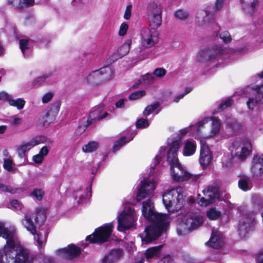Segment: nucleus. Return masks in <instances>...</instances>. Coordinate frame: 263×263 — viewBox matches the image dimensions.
Listing matches in <instances>:
<instances>
[{
	"instance_id": "f257e3e1",
	"label": "nucleus",
	"mask_w": 263,
	"mask_h": 263,
	"mask_svg": "<svg viewBox=\"0 0 263 263\" xmlns=\"http://www.w3.org/2000/svg\"><path fill=\"white\" fill-rule=\"evenodd\" d=\"M0 237L6 240L3 249L2 257L7 263H33L35 256L31 254L18 240L15 230L5 227L0 222Z\"/></svg>"
},
{
	"instance_id": "f03ea898",
	"label": "nucleus",
	"mask_w": 263,
	"mask_h": 263,
	"mask_svg": "<svg viewBox=\"0 0 263 263\" xmlns=\"http://www.w3.org/2000/svg\"><path fill=\"white\" fill-rule=\"evenodd\" d=\"M143 216L152 224L145 229L143 233L139 235L142 245H146L155 240L169 226V216L166 214L156 212L153 202L151 199L143 201L142 207Z\"/></svg>"
},
{
	"instance_id": "7ed1b4c3",
	"label": "nucleus",
	"mask_w": 263,
	"mask_h": 263,
	"mask_svg": "<svg viewBox=\"0 0 263 263\" xmlns=\"http://www.w3.org/2000/svg\"><path fill=\"white\" fill-rule=\"evenodd\" d=\"M169 149L167 152V160L171 165V171L174 180L181 182L187 180H197L199 175H194L187 172L180 164L177 158V153L181 145V138H170L167 141Z\"/></svg>"
},
{
	"instance_id": "20e7f679",
	"label": "nucleus",
	"mask_w": 263,
	"mask_h": 263,
	"mask_svg": "<svg viewBox=\"0 0 263 263\" xmlns=\"http://www.w3.org/2000/svg\"><path fill=\"white\" fill-rule=\"evenodd\" d=\"M35 223L32 221L29 215L26 214L22 220V225L30 233L34 235V238L37 242L39 249L42 248L46 243L48 235L47 232L39 231L36 232V225L42 226L46 219L45 211L42 208L36 210L35 215L32 217Z\"/></svg>"
},
{
	"instance_id": "39448f33",
	"label": "nucleus",
	"mask_w": 263,
	"mask_h": 263,
	"mask_svg": "<svg viewBox=\"0 0 263 263\" xmlns=\"http://www.w3.org/2000/svg\"><path fill=\"white\" fill-rule=\"evenodd\" d=\"M163 204L170 213H174L180 210L185 202V189L177 186L165 192L162 196Z\"/></svg>"
},
{
	"instance_id": "423d86ee",
	"label": "nucleus",
	"mask_w": 263,
	"mask_h": 263,
	"mask_svg": "<svg viewBox=\"0 0 263 263\" xmlns=\"http://www.w3.org/2000/svg\"><path fill=\"white\" fill-rule=\"evenodd\" d=\"M203 222V217L198 213H189L181 215L177 221V233L179 235H185L200 226Z\"/></svg>"
},
{
	"instance_id": "0eeeda50",
	"label": "nucleus",
	"mask_w": 263,
	"mask_h": 263,
	"mask_svg": "<svg viewBox=\"0 0 263 263\" xmlns=\"http://www.w3.org/2000/svg\"><path fill=\"white\" fill-rule=\"evenodd\" d=\"M138 216L134 209L125 207L118 217V230L121 232L135 228Z\"/></svg>"
},
{
	"instance_id": "6e6552de",
	"label": "nucleus",
	"mask_w": 263,
	"mask_h": 263,
	"mask_svg": "<svg viewBox=\"0 0 263 263\" xmlns=\"http://www.w3.org/2000/svg\"><path fill=\"white\" fill-rule=\"evenodd\" d=\"M162 8L157 1L150 2L147 7V18L149 22L148 28L157 29L162 23Z\"/></svg>"
},
{
	"instance_id": "1a4fd4ad",
	"label": "nucleus",
	"mask_w": 263,
	"mask_h": 263,
	"mask_svg": "<svg viewBox=\"0 0 263 263\" xmlns=\"http://www.w3.org/2000/svg\"><path fill=\"white\" fill-rule=\"evenodd\" d=\"M231 52V49L224 47L222 45H216L211 49L200 50L197 55V58L199 62H208L221 55L229 54Z\"/></svg>"
},
{
	"instance_id": "9d476101",
	"label": "nucleus",
	"mask_w": 263,
	"mask_h": 263,
	"mask_svg": "<svg viewBox=\"0 0 263 263\" xmlns=\"http://www.w3.org/2000/svg\"><path fill=\"white\" fill-rule=\"evenodd\" d=\"M114 228L112 222L105 224L98 228L93 233L87 236L86 241L90 243H102L108 240L112 229Z\"/></svg>"
},
{
	"instance_id": "9b49d317",
	"label": "nucleus",
	"mask_w": 263,
	"mask_h": 263,
	"mask_svg": "<svg viewBox=\"0 0 263 263\" xmlns=\"http://www.w3.org/2000/svg\"><path fill=\"white\" fill-rule=\"evenodd\" d=\"M251 145L249 142H242L238 141L232 143L229 149L232 155L238 160H243L251 152Z\"/></svg>"
},
{
	"instance_id": "f8f14e48",
	"label": "nucleus",
	"mask_w": 263,
	"mask_h": 263,
	"mask_svg": "<svg viewBox=\"0 0 263 263\" xmlns=\"http://www.w3.org/2000/svg\"><path fill=\"white\" fill-rule=\"evenodd\" d=\"M159 41V32L155 28H144L141 33V46L143 48L154 46Z\"/></svg>"
},
{
	"instance_id": "ddd939ff",
	"label": "nucleus",
	"mask_w": 263,
	"mask_h": 263,
	"mask_svg": "<svg viewBox=\"0 0 263 263\" xmlns=\"http://www.w3.org/2000/svg\"><path fill=\"white\" fill-rule=\"evenodd\" d=\"M157 182L154 179H145L141 181L136 196L137 201H141L149 197L155 190Z\"/></svg>"
},
{
	"instance_id": "4468645a",
	"label": "nucleus",
	"mask_w": 263,
	"mask_h": 263,
	"mask_svg": "<svg viewBox=\"0 0 263 263\" xmlns=\"http://www.w3.org/2000/svg\"><path fill=\"white\" fill-rule=\"evenodd\" d=\"M107 115L108 114L107 112H103V109L102 107L95 108L93 111L90 112L87 119L83 121L81 124L80 125L79 127L80 132H83L93 121L103 119L105 118Z\"/></svg>"
},
{
	"instance_id": "2eb2a0df",
	"label": "nucleus",
	"mask_w": 263,
	"mask_h": 263,
	"mask_svg": "<svg viewBox=\"0 0 263 263\" xmlns=\"http://www.w3.org/2000/svg\"><path fill=\"white\" fill-rule=\"evenodd\" d=\"M204 197L198 201V204L201 206H207L213 203L219 197L218 189L216 186H208L203 190Z\"/></svg>"
},
{
	"instance_id": "dca6fc26",
	"label": "nucleus",
	"mask_w": 263,
	"mask_h": 263,
	"mask_svg": "<svg viewBox=\"0 0 263 263\" xmlns=\"http://www.w3.org/2000/svg\"><path fill=\"white\" fill-rule=\"evenodd\" d=\"M200 157L199 162L203 167L209 166L212 160V155L209 148L206 144L205 138L200 137Z\"/></svg>"
},
{
	"instance_id": "f3484780",
	"label": "nucleus",
	"mask_w": 263,
	"mask_h": 263,
	"mask_svg": "<svg viewBox=\"0 0 263 263\" xmlns=\"http://www.w3.org/2000/svg\"><path fill=\"white\" fill-rule=\"evenodd\" d=\"M254 229V218L252 217H243L239 221L238 231L241 238H245Z\"/></svg>"
},
{
	"instance_id": "a211bd4d",
	"label": "nucleus",
	"mask_w": 263,
	"mask_h": 263,
	"mask_svg": "<svg viewBox=\"0 0 263 263\" xmlns=\"http://www.w3.org/2000/svg\"><path fill=\"white\" fill-rule=\"evenodd\" d=\"M196 21L199 26L205 27L214 22V15L209 11L201 10L197 12Z\"/></svg>"
},
{
	"instance_id": "6ab92c4d",
	"label": "nucleus",
	"mask_w": 263,
	"mask_h": 263,
	"mask_svg": "<svg viewBox=\"0 0 263 263\" xmlns=\"http://www.w3.org/2000/svg\"><path fill=\"white\" fill-rule=\"evenodd\" d=\"M84 247L85 246L78 247L71 244L66 248L57 250L56 253L60 257L64 258L72 259L78 256L81 253V249Z\"/></svg>"
},
{
	"instance_id": "aec40b11",
	"label": "nucleus",
	"mask_w": 263,
	"mask_h": 263,
	"mask_svg": "<svg viewBox=\"0 0 263 263\" xmlns=\"http://www.w3.org/2000/svg\"><path fill=\"white\" fill-rule=\"evenodd\" d=\"M251 172L253 177L255 178L263 175V154H257L253 156Z\"/></svg>"
},
{
	"instance_id": "412c9836",
	"label": "nucleus",
	"mask_w": 263,
	"mask_h": 263,
	"mask_svg": "<svg viewBox=\"0 0 263 263\" xmlns=\"http://www.w3.org/2000/svg\"><path fill=\"white\" fill-rule=\"evenodd\" d=\"M255 97H250L247 102L248 108L253 110L260 102H263V85L255 86L253 88Z\"/></svg>"
},
{
	"instance_id": "4be33fe9",
	"label": "nucleus",
	"mask_w": 263,
	"mask_h": 263,
	"mask_svg": "<svg viewBox=\"0 0 263 263\" xmlns=\"http://www.w3.org/2000/svg\"><path fill=\"white\" fill-rule=\"evenodd\" d=\"M123 255V251L120 249L111 250L107 252L101 259L102 263H116Z\"/></svg>"
},
{
	"instance_id": "5701e85b",
	"label": "nucleus",
	"mask_w": 263,
	"mask_h": 263,
	"mask_svg": "<svg viewBox=\"0 0 263 263\" xmlns=\"http://www.w3.org/2000/svg\"><path fill=\"white\" fill-rule=\"evenodd\" d=\"M206 243L211 248H220L224 243L222 234L218 231L213 230L211 238Z\"/></svg>"
},
{
	"instance_id": "b1692460",
	"label": "nucleus",
	"mask_w": 263,
	"mask_h": 263,
	"mask_svg": "<svg viewBox=\"0 0 263 263\" xmlns=\"http://www.w3.org/2000/svg\"><path fill=\"white\" fill-rule=\"evenodd\" d=\"M240 3L245 12L252 15L258 4V0H240Z\"/></svg>"
},
{
	"instance_id": "393cba45",
	"label": "nucleus",
	"mask_w": 263,
	"mask_h": 263,
	"mask_svg": "<svg viewBox=\"0 0 263 263\" xmlns=\"http://www.w3.org/2000/svg\"><path fill=\"white\" fill-rule=\"evenodd\" d=\"M196 143L195 141L187 140L183 144L182 154L184 156L189 157L193 155L196 151Z\"/></svg>"
},
{
	"instance_id": "a878e982",
	"label": "nucleus",
	"mask_w": 263,
	"mask_h": 263,
	"mask_svg": "<svg viewBox=\"0 0 263 263\" xmlns=\"http://www.w3.org/2000/svg\"><path fill=\"white\" fill-rule=\"evenodd\" d=\"M162 246H158L148 248L145 252V256L147 261L150 262L153 259L159 257L161 254Z\"/></svg>"
},
{
	"instance_id": "bb28decb",
	"label": "nucleus",
	"mask_w": 263,
	"mask_h": 263,
	"mask_svg": "<svg viewBox=\"0 0 263 263\" xmlns=\"http://www.w3.org/2000/svg\"><path fill=\"white\" fill-rule=\"evenodd\" d=\"M84 82L92 85H98L102 82L98 70L90 72L84 78Z\"/></svg>"
},
{
	"instance_id": "cd10ccee",
	"label": "nucleus",
	"mask_w": 263,
	"mask_h": 263,
	"mask_svg": "<svg viewBox=\"0 0 263 263\" xmlns=\"http://www.w3.org/2000/svg\"><path fill=\"white\" fill-rule=\"evenodd\" d=\"M59 106L57 105H52L48 107L45 110V113L44 116L45 122L48 123L52 122L55 118L59 110Z\"/></svg>"
},
{
	"instance_id": "c85d7f7f",
	"label": "nucleus",
	"mask_w": 263,
	"mask_h": 263,
	"mask_svg": "<svg viewBox=\"0 0 263 263\" xmlns=\"http://www.w3.org/2000/svg\"><path fill=\"white\" fill-rule=\"evenodd\" d=\"M207 119H203L201 121H200L195 125H191L189 127L181 129L179 131V134L181 136H183L187 133L193 134L194 132H198L199 129L202 127L206 123H207Z\"/></svg>"
},
{
	"instance_id": "c756f323",
	"label": "nucleus",
	"mask_w": 263,
	"mask_h": 263,
	"mask_svg": "<svg viewBox=\"0 0 263 263\" xmlns=\"http://www.w3.org/2000/svg\"><path fill=\"white\" fill-rule=\"evenodd\" d=\"M98 70L100 73V76L102 82L109 80L112 79L114 76V72L112 69L109 66L102 67Z\"/></svg>"
},
{
	"instance_id": "7c9ffc66",
	"label": "nucleus",
	"mask_w": 263,
	"mask_h": 263,
	"mask_svg": "<svg viewBox=\"0 0 263 263\" xmlns=\"http://www.w3.org/2000/svg\"><path fill=\"white\" fill-rule=\"evenodd\" d=\"M210 120L212 121L211 129L208 138H211L217 135L220 132L221 125L220 120L216 117H211Z\"/></svg>"
},
{
	"instance_id": "2f4dec72",
	"label": "nucleus",
	"mask_w": 263,
	"mask_h": 263,
	"mask_svg": "<svg viewBox=\"0 0 263 263\" xmlns=\"http://www.w3.org/2000/svg\"><path fill=\"white\" fill-rule=\"evenodd\" d=\"M31 41L27 38L23 39L20 40V47L22 52L24 56H28L31 53L30 47L31 45Z\"/></svg>"
},
{
	"instance_id": "473e14b6",
	"label": "nucleus",
	"mask_w": 263,
	"mask_h": 263,
	"mask_svg": "<svg viewBox=\"0 0 263 263\" xmlns=\"http://www.w3.org/2000/svg\"><path fill=\"white\" fill-rule=\"evenodd\" d=\"M34 3V0H8V4L13 7L21 8L30 5Z\"/></svg>"
},
{
	"instance_id": "72a5a7b5",
	"label": "nucleus",
	"mask_w": 263,
	"mask_h": 263,
	"mask_svg": "<svg viewBox=\"0 0 263 263\" xmlns=\"http://www.w3.org/2000/svg\"><path fill=\"white\" fill-rule=\"evenodd\" d=\"M165 151L166 149L164 147L162 146L160 148L159 153L156 156L153 162V163L154 164V166H151L150 168V171L149 172V175H152L153 174L154 172L155 171L154 166H156L160 163L162 159V157L165 155Z\"/></svg>"
},
{
	"instance_id": "f704fd0d",
	"label": "nucleus",
	"mask_w": 263,
	"mask_h": 263,
	"mask_svg": "<svg viewBox=\"0 0 263 263\" xmlns=\"http://www.w3.org/2000/svg\"><path fill=\"white\" fill-rule=\"evenodd\" d=\"M8 103L10 106L16 107L17 109H22L26 103L25 101L22 98L15 99L11 96L8 100Z\"/></svg>"
},
{
	"instance_id": "c9c22d12",
	"label": "nucleus",
	"mask_w": 263,
	"mask_h": 263,
	"mask_svg": "<svg viewBox=\"0 0 263 263\" xmlns=\"http://www.w3.org/2000/svg\"><path fill=\"white\" fill-rule=\"evenodd\" d=\"M238 185L240 189L245 191L249 190L252 187V184L249 181V178L247 176L240 177L238 181Z\"/></svg>"
},
{
	"instance_id": "e433bc0d",
	"label": "nucleus",
	"mask_w": 263,
	"mask_h": 263,
	"mask_svg": "<svg viewBox=\"0 0 263 263\" xmlns=\"http://www.w3.org/2000/svg\"><path fill=\"white\" fill-rule=\"evenodd\" d=\"M132 44L130 40H127L126 43L121 46L117 50V54L119 58H121L126 55L129 51L130 46Z\"/></svg>"
},
{
	"instance_id": "4c0bfd02",
	"label": "nucleus",
	"mask_w": 263,
	"mask_h": 263,
	"mask_svg": "<svg viewBox=\"0 0 263 263\" xmlns=\"http://www.w3.org/2000/svg\"><path fill=\"white\" fill-rule=\"evenodd\" d=\"M135 135L131 134L130 137L127 138V139L125 138V137H122L120 139L117 140L113 147V151L114 152H116L118 150L120 149V148L125 144L126 143L129 142L132 140H133Z\"/></svg>"
},
{
	"instance_id": "58836bf2",
	"label": "nucleus",
	"mask_w": 263,
	"mask_h": 263,
	"mask_svg": "<svg viewBox=\"0 0 263 263\" xmlns=\"http://www.w3.org/2000/svg\"><path fill=\"white\" fill-rule=\"evenodd\" d=\"M33 147L30 143V141H28L26 143H23L20 145L17 149V154L20 157H23L25 156V153L29 151Z\"/></svg>"
},
{
	"instance_id": "ea45409f",
	"label": "nucleus",
	"mask_w": 263,
	"mask_h": 263,
	"mask_svg": "<svg viewBox=\"0 0 263 263\" xmlns=\"http://www.w3.org/2000/svg\"><path fill=\"white\" fill-rule=\"evenodd\" d=\"M0 191L14 194L22 192V190L21 188L14 187L6 184H1Z\"/></svg>"
},
{
	"instance_id": "a19ab883",
	"label": "nucleus",
	"mask_w": 263,
	"mask_h": 263,
	"mask_svg": "<svg viewBox=\"0 0 263 263\" xmlns=\"http://www.w3.org/2000/svg\"><path fill=\"white\" fill-rule=\"evenodd\" d=\"M221 212L215 208H212L206 212V216L211 220H216L221 216Z\"/></svg>"
},
{
	"instance_id": "79ce46f5",
	"label": "nucleus",
	"mask_w": 263,
	"mask_h": 263,
	"mask_svg": "<svg viewBox=\"0 0 263 263\" xmlns=\"http://www.w3.org/2000/svg\"><path fill=\"white\" fill-rule=\"evenodd\" d=\"M99 146V143L95 141H90L82 147L84 153H91L96 151Z\"/></svg>"
},
{
	"instance_id": "37998d69",
	"label": "nucleus",
	"mask_w": 263,
	"mask_h": 263,
	"mask_svg": "<svg viewBox=\"0 0 263 263\" xmlns=\"http://www.w3.org/2000/svg\"><path fill=\"white\" fill-rule=\"evenodd\" d=\"M44 195V191L40 189H34L30 194V196L38 201H41Z\"/></svg>"
},
{
	"instance_id": "c03bdc74",
	"label": "nucleus",
	"mask_w": 263,
	"mask_h": 263,
	"mask_svg": "<svg viewBox=\"0 0 263 263\" xmlns=\"http://www.w3.org/2000/svg\"><path fill=\"white\" fill-rule=\"evenodd\" d=\"M15 164L11 159H5L4 161L3 167L8 172H15Z\"/></svg>"
},
{
	"instance_id": "a18cd8bd",
	"label": "nucleus",
	"mask_w": 263,
	"mask_h": 263,
	"mask_svg": "<svg viewBox=\"0 0 263 263\" xmlns=\"http://www.w3.org/2000/svg\"><path fill=\"white\" fill-rule=\"evenodd\" d=\"M146 95V91L144 90H140L135 91L132 93L128 97L130 100H136L142 98Z\"/></svg>"
},
{
	"instance_id": "49530a36",
	"label": "nucleus",
	"mask_w": 263,
	"mask_h": 263,
	"mask_svg": "<svg viewBox=\"0 0 263 263\" xmlns=\"http://www.w3.org/2000/svg\"><path fill=\"white\" fill-rule=\"evenodd\" d=\"M154 81V75L148 73L142 76V77L139 80V83L144 85H146L152 83Z\"/></svg>"
},
{
	"instance_id": "de8ad7c7",
	"label": "nucleus",
	"mask_w": 263,
	"mask_h": 263,
	"mask_svg": "<svg viewBox=\"0 0 263 263\" xmlns=\"http://www.w3.org/2000/svg\"><path fill=\"white\" fill-rule=\"evenodd\" d=\"M32 147H34L46 141V137L43 136H37L32 138L30 141Z\"/></svg>"
},
{
	"instance_id": "09e8293b",
	"label": "nucleus",
	"mask_w": 263,
	"mask_h": 263,
	"mask_svg": "<svg viewBox=\"0 0 263 263\" xmlns=\"http://www.w3.org/2000/svg\"><path fill=\"white\" fill-rule=\"evenodd\" d=\"M11 207L10 208L14 211H18L23 207V204L18 200L13 199L10 201Z\"/></svg>"
},
{
	"instance_id": "8fccbe9b",
	"label": "nucleus",
	"mask_w": 263,
	"mask_h": 263,
	"mask_svg": "<svg viewBox=\"0 0 263 263\" xmlns=\"http://www.w3.org/2000/svg\"><path fill=\"white\" fill-rule=\"evenodd\" d=\"M159 106L158 103H154L153 104L147 106L143 111V115L145 117L149 115L151 113L153 112L157 109Z\"/></svg>"
},
{
	"instance_id": "3c124183",
	"label": "nucleus",
	"mask_w": 263,
	"mask_h": 263,
	"mask_svg": "<svg viewBox=\"0 0 263 263\" xmlns=\"http://www.w3.org/2000/svg\"><path fill=\"white\" fill-rule=\"evenodd\" d=\"M175 15L178 19L185 20L187 18L189 13L186 10L179 9L175 12Z\"/></svg>"
},
{
	"instance_id": "603ef678",
	"label": "nucleus",
	"mask_w": 263,
	"mask_h": 263,
	"mask_svg": "<svg viewBox=\"0 0 263 263\" xmlns=\"http://www.w3.org/2000/svg\"><path fill=\"white\" fill-rule=\"evenodd\" d=\"M136 125L138 128H145L149 126V123L147 120L141 118L137 121Z\"/></svg>"
},
{
	"instance_id": "864d4df0",
	"label": "nucleus",
	"mask_w": 263,
	"mask_h": 263,
	"mask_svg": "<svg viewBox=\"0 0 263 263\" xmlns=\"http://www.w3.org/2000/svg\"><path fill=\"white\" fill-rule=\"evenodd\" d=\"M226 0H215L213 8L216 12L221 11L224 5Z\"/></svg>"
},
{
	"instance_id": "5fc2aeb1",
	"label": "nucleus",
	"mask_w": 263,
	"mask_h": 263,
	"mask_svg": "<svg viewBox=\"0 0 263 263\" xmlns=\"http://www.w3.org/2000/svg\"><path fill=\"white\" fill-rule=\"evenodd\" d=\"M233 158H234V157L232 155V154H231L230 156L229 155H224L222 158V163L223 165L226 167L229 166L232 163Z\"/></svg>"
},
{
	"instance_id": "6e6d98bb",
	"label": "nucleus",
	"mask_w": 263,
	"mask_h": 263,
	"mask_svg": "<svg viewBox=\"0 0 263 263\" xmlns=\"http://www.w3.org/2000/svg\"><path fill=\"white\" fill-rule=\"evenodd\" d=\"M220 38L222 40L224 43H229L231 41L232 38L229 33L227 31L222 32L219 34Z\"/></svg>"
},
{
	"instance_id": "4d7b16f0",
	"label": "nucleus",
	"mask_w": 263,
	"mask_h": 263,
	"mask_svg": "<svg viewBox=\"0 0 263 263\" xmlns=\"http://www.w3.org/2000/svg\"><path fill=\"white\" fill-rule=\"evenodd\" d=\"M128 29V25L126 23H123L121 24L119 28V30L118 32V34L119 36H124L127 31Z\"/></svg>"
},
{
	"instance_id": "13d9d810",
	"label": "nucleus",
	"mask_w": 263,
	"mask_h": 263,
	"mask_svg": "<svg viewBox=\"0 0 263 263\" xmlns=\"http://www.w3.org/2000/svg\"><path fill=\"white\" fill-rule=\"evenodd\" d=\"M166 73V71L163 68H157L155 69L153 73V74L156 77L161 78L163 77Z\"/></svg>"
},
{
	"instance_id": "bf43d9fd",
	"label": "nucleus",
	"mask_w": 263,
	"mask_h": 263,
	"mask_svg": "<svg viewBox=\"0 0 263 263\" xmlns=\"http://www.w3.org/2000/svg\"><path fill=\"white\" fill-rule=\"evenodd\" d=\"M233 103V101L232 99L228 98L226 100L223 102H222L219 106V108L221 110H223L226 108L230 106Z\"/></svg>"
},
{
	"instance_id": "052dcab7",
	"label": "nucleus",
	"mask_w": 263,
	"mask_h": 263,
	"mask_svg": "<svg viewBox=\"0 0 263 263\" xmlns=\"http://www.w3.org/2000/svg\"><path fill=\"white\" fill-rule=\"evenodd\" d=\"M53 95L52 92H48L45 93L42 97V101L43 103H48L52 98Z\"/></svg>"
},
{
	"instance_id": "680f3d73",
	"label": "nucleus",
	"mask_w": 263,
	"mask_h": 263,
	"mask_svg": "<svg viewBox=\"0 0 263 263\" xmlns=\"http://www.w3.org/2000/svg\"><path fill=\"white\" fill-rule=\"evenodd\" d=\"M132 6L131 5L127 6L124 14V18L125 20H129L132 14Z\"/></svg>"
},
{
	"instance_id": "e2e57ef3",
	"label": "nucleus",
	"mask_w": 263,
	"mask_h": 263,
	"mask_svg": "<svg viewBox=\"0 0 263 263\" xmlns=\"http://www.w3.org/2000/svg\"><path fill=\"white\" fill-rule=\"evenodd\" d=\"M43 157L39 153L33 156L32 157V161L36 164H41L44 159Z\"/></svg>"
},
{
	"instance_id": "0e129e2a",
	"label": "nucleus",
	"mask_w": 263,
	"mask_h": 263,
	"mask_svg": "<svg viewBox=\"0 0 263 263\" xmlns=\"http://www.w3.org/2000/svg\"><path fill=\"white\" fill-rule=\"evenodd\" d=\"M48 153H49V148L46 146H44L42 147L39 152V154L44 158L45 157H46V156H47Z\"/></svg>"
},
{
	"instance_id": "69168bd1",
	"label": "nucleus",
	"mask_w": 263,
	"mask_h": 263,
	"mask_svg": "<svg viewBox=\"0 0 263 263\" xmlns=\"http://www.w3.org/2000/svg\"><path fill=\"white\" fill-rule=\"evenodd\" d=\"M11 97L7 92L5 91L0 92V100H6L8 102V100Z\"/></svg>"
},
{
	"instance_id": "338daca9",
	"label": "nucleus",
	"mask_w": 263,
	"mask_h": 263,
	"mask_svg": "<svg viewBox=\"0 0 263 263\" xmlns=\"http://www.w3.org/2000/svg\"><path fill=\"white\" fill-rule=\"evenodd\" d=\"M45 81L43 79V78L42 77V76L38 77L36 79H35L33 81V84L34 85H38L41 84L44 82Z\"/></svg>"
},
{
	"instance_id": "774afa93",
	"label": "nucleus",
	"mask_w": 263,
	"mask_h": 263,
	"mask_svg": "<svg viewBox=\"0 0 263 263\" xmlns=\"http://www.w3.org/2000/svg\"><path fill=\"white\" fill-rule=\"evenodd\" d=\"M258 263H263V252L259 253L257 255Z\"/></svg>"
}]
</instances>
